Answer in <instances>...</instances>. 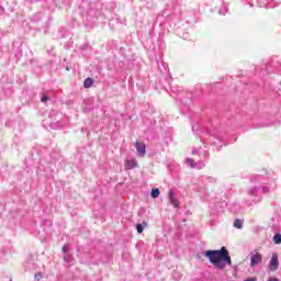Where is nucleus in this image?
<instances>
[{
	"label": "nucleus",
	"mask_w": 281,
	"mask_h": 281,
	"mask_svg": "<svg viewBox=\"0 0 281 281\" xmlns=\"http://www.w3.org/2000/svg\"><path fill=\"white\" fill-rule=\"evenodd\" d=\"M205 258H209V262L213 265L216 269L223 270L226 265L232 267V258L229 257V252L225 247L220 250H206L204 252Z\"/></svg>",
	"instance_id": "nucleus-1"
},
{
	"label": "nucleus",
	"mask_w": 281,
	"mask_h": 281,
	"mask_svg": "<svg viewBox=\"0 0 281 281\" xmlns=\"http://www.w3.org/2000/svg\"><path fill=\"white\" fill-rule=\"evenodd\" d=\"M262 262V255L260 252H252L250 256V267L254 269Z\"/></svg>",
	"instance_id": "nucleus-2"
},
{
	"label": "nucleus",
	"mask_w": 281,
	"mask_h": 281,
	"mask_svg": "<svg viewBox=\"0 0 281 281\" xmlns=\"http://www.w3.org/2000/svg\"><path fill=\"white\" fill-rule=\"evenodd\" d=\"M187 165H189L190 168H196L198 170H201L205 168V162L199 161L195 162L192 158H187Z\"/></svg>",
	"instance_id": "nucleus-3"
},
{
	"label": "nucleus",
	"mask_w": 281,
	"mask_h": 281,
	"mask_svg": "<svg viewBox=\"0 0 281 281\" xmlns=\"http://www.w3.org/2000/svg\"><path fill=\"white\" fill-rule=\"evenodd\" d=\"M135 146L138 157H144L146 155V145L144 143L136 142Z\"/></svg>",
	"instance_id": "nucleus-4"
},
{
	"label": "nucleus",
	"mask_w": 281,
	"mask_h": 281,
	"mask_svg": "<svg viewBox=\"0 0 281 281\" xmlns=\"http://www.w3.org/2000/svg\"><path fill=\"white\" fill-rule=\"evenodd\" d=\"M279 267H280V261L278 260V256L273 255L270 260L269 269L270 271H278Z\"/></svg>",
	"instance_id": "nucleus-5"
},
{
	"label": "nucleus",
	"mask_w": 281,
	"mask_h": 281,
	"mask_svg": "<svg viewBox=\"0 0 281 281\" xmlns=\"http://www.w3.org/2000/svg\"><path fill=\"white\" fill-rule=\"evenodd\" d=\"M138 164L135 159H126L124 162V169L125 170H133V168H137Z\"/></svg>",
	"instance_id": "nucleus-6"
},
{
	"label": "nucleus",
	"mask_w": 281,
	"mask_h": 281,
	"mask_svg": "<svg viewBox=\"0 0 281 281\" xmlns=\"http://www.w3.org/2000/svg\"><path fill=\"white\" fill-rule=\"evenodd\" d=\"M169 201L173 207H179V200L175 198V191H169Z\"/></svg>",
	"instance_id": "nucleus-7"
},
{
	"label": "nucleus",
	"mask_w": 281,
	"mask_h": 281,
	"mask_svg": "<svg viewBox=\"0 0 281 281\" xmlns=\"http://www.w3.org/2000/svg\"><path fill=\"white\" fill-rule=\"evenodd\" d=\"M258 192H260V187H250L247 189L249 196H258Z\"/></svg>",
	"instance_id": "nucleus-8"
},
{
	"label": "nucleus",
	"mask_w": 281,
	"mask_h": 281,
	"mask_svg": "<svg viewBox=\"0 0 281 281\" xmlns=\"http://www.w3.org/2000/svg\"><path fill=\"white\" fill-rule=\"evenodd\" d=\"M83 87H85L86 89H91V87H93V79L87 78V79L83 81Z\"/></svg>",
	"instance_id": "nucleus-9"
},
{
	"label": "nucleus",
	"mask_w": 281,
	"mask_h": 281,
	"mask_svg": "<svg viewBox=\"0 0 281 281\" xmlns=\"http://www.w3.org/2000/svg\"><path fill=\"white\" fill-rule=\"evenodd\" d=\"M262 194H269L270 192H273V188L269 187V186H263L260 188Z\"/></svg>",
	"instance_id": "nucleus-10"
},
{
	"label": "nucleus",
	"mask_w": 281,
	"mask_h": 281,
	"mask_svg": "<svg viewBox=\"0 0 281 281\" xmlns=\"http://www.w3.org/2000/svg\"><path fill=\"white\" fill-rule=\"evenodd\" d=\"M159 194H161V192L159 191V189H153V190H151V198H153V199H159Z\"/></svg>",
	"instance_id": "nucleus-11"
},
{
	"label": "nucleus",
	"mask_w": 281,
	"mask_h": 281,
	"mask_svg": "<svg viewBox=\"0 0 281 281\" xmlns=\"http://www.w3.org/2000/svg\"><path fill=\"white\" fill-rule=\"evenodd\" d=\"M234 227H236V229H243V222L240 220H236L234 222Z\"/></svg>",
	"instance_id": "nucleus-12"
},
{
	"label": "nucleus",
	"mask_w": 281,
	"mask_h": 281,
	"mask_svg": "<svg viewBox=\"0 0 281 281\" xmlns=\"http://www.w3.org/2000/svg\"><path fill=\"white\" fill-rule=\"evenodd\" d=\"M273 240H274L276 245H281V234L274 235Z\"/></svg>",
	"instance_id": "nucleus-13"
},
{
	"label": "nucleus",
	"mask_w": 281,
	"mask_h": 281,
	"mask_svg": "<svg viewBox=\"0 0 281 281\" xmlns=\"http://www.w3.org/2000/svg\"><path fill=\"white\" fill-rule=\"evenodd\" d=\"M136 231L138 232V234H143L144 233V225L143 224H136Z\"/></svg>",
	"instance_id": "nucleus-14"
},
{
	"label": "nucleus",
	"mask_w": 281,
	"mask_h": 281,
	"mask_svg": "<svg viewBox=\"0 0 281 281\" xmlns=\"http://www.w3.org/2000/svg\"><path fill=\"white\" fill-rule=\"evenodd\" d=\"M64 260H65V262L70 263V262H74V257L67 255V256L64 257Z\"/></svg>",
	"instance_id": "nucleus-15"
},
{
	"label": "nucleus",
	"mask_w": 281,
	"mask_h": 281,
	"mask_svg": "<svg viewBox=\"0 0 281 281\" xmlns=\"http://www.w3.org/2000/svg\"><path fill=\"white\" fill-rule=\"evenodd\" d=\"M227 12V7H222L220 9V14H225Z\"/></svg>",
	"instance_id": "nucleus-16"
},
{
	"label": "nucleus",
	"mask_w": 281,
	"mask_h": 281,
	"mask_svg": "<svg viewBox=\"0 0 281 281\" xmlns=\"http://www.w3.org/2000/svg\"><path fill=\"white\" fill-rule=\"evenodd\" d=\"M43 279V273L38 272L35 274V280H41Z\"/></svg>",
	"instance_id": "nucleus-17"
},
{
	"label": "nucleus",
	"mask_w": 281,
	"mask_h": 281,
	"mask_svg": "<svg viewBox=\"0 0 281 281\" xmlns=\"http://www.w3.org/2000/svg\"><path fill=\"white\" fill-rule=\"evenodd\" d=\"M61 251H63L64 254H67V251H69V246L65 245V246L63 247Z\"/></svg>",
	"instance_id": "nucleus-18"
},
{
	"label": "nucleus",
	"mask_w": 281,
	"mask_h": 281,
	"mask_svg": "<svg viewBox=\"0 0 281 281\" xmlns=\"http://www.w3.org/2000/svg\"><path fill=\"white\" fill-rule=\"evenodd\" d=\"M49 100V97H47V95H44L43 98H42V102H47Z\"/></svg>",
	"instance_id": "nucleus-19"
},
{
	"label": "nucleus",
	"mask_w": 281,
	"mask_h": 281,
	"mask_svg": "<svg viewBox=\"0 0 281 281\" xmlns=\"http://www.w3.org/2000/svg\"><path fill=\"white\" fill-rule=\"evenodd\" d=\"M142 225L143 227H148V222L144 221Z\"/></svg>",
	"instance_id": "nucleus-20"
},
{
	"label": "nucleus",
	"mask_w": 281,
	"mask_h": 281,
	"mask_svg": "<svg viewBox=\"0 0 281 281\" xmlns=\"http://www.w3.org/2000/svg\"><path fill=\"white\" fill-rule=\"evenodd\" d=\"M192 154H193V155H196V150H193Z\"/></svg>",
	"instance_id": "nucleus-21"
},
{
	"label": "nucleus",
	"mask_w": 281,
	"mask_h": 281,
	"mask_svg": "<svg viewBox=\"0 0 281 281\" xmlns=\"http://www.w3.org/2000/svg\"><path fill=\"white\" fill-rule=\"evenodd\" d=\"M27 1H34V0H27Z\"/></svg>",
	"instance_id": "nucleus-22"
}]
</instances>
